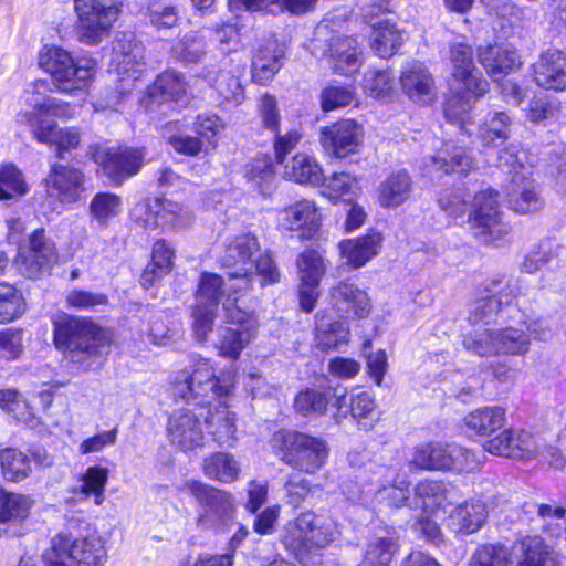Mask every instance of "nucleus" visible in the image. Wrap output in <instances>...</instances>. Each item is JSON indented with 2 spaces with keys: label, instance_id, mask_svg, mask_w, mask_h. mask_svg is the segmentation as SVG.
<instances>
[{
  "label": "nucleus",
  "instance_id": "obj_1",
  "mask_svg": "<svg viewBox=\"0 0 566 566\" xmlns=\"http://www.w3.org/2000/svg\"><path fill=\"white\" fill-rule=\"evenodd\" d=\"M232 377H216L208 359H198L191 370H182L176 377L172 395L175 398L187 400L201 408L210 407L218 401L216 410L205 415L208 433L219 446H231L235 440V417L229 411L221 399L230 392Z\"/></svg>",
  "mask_w": 566,
  "mask_h": 566
},
{
  "label": "nucleus",
  "instance_id": "obj_2",
  "mask_svg": "<svg viewBox=\"0 0 566 566\" xmlns=\"http://www.w3.org/2000/svg\"><path fill=\"white\" fill-rule=\"evenodd\" d=\"M54 343L83 370L99 368L109 353V342L95 324L67 315L54 322Z\"/></svg>",
  "mask_w": 566,
  "mask_h": 566
},
{
  "label": "nucleus",
  "instance_id": "obj_3",
  "mask_svg": "<svg viewBox=\"0 0 566 566\" xmlns=\"http://www.w3.org/2000/svg\"><path fill=\"white\" fill-rule=\"evenodd\" d=\"M39 66L49 73L63 93L86 88L96 73L97 62L91 56L77 59L57 45H45L38 56Z\"/></svg>",
  "mask_w": 566,
  "mask_h": 566
},
{
  "label": "nucleus",
  "instance_id": "obj_4",
  "mask_svg": "<svg viewBox=\"0 0 566 566\" xmlns=\"http://www.w3.org/2000/svg\"><path fill=\"white\" fill-rule=\"evenodd\" d=\"M272 447L285 464L307 474L319 471L329 453L327 443L322 438L291 430L274 433Z\"/></svg>",
  "mask_w": 566,
  "mask_h": 566
},
{
  "label": "nucleus",
  "instance_id": "obj_5",
  "mask_svg": "<svg viewBox=\"0 0 566 566\" xmlns=\"http://www.w3.org/2000/svg\"><path fill=\"white\" fill-rule=\"evenodd\" d=\"M238 284L235 280H229L228 275L226 281L216 273L203 272L201 274L192 311L193 331L199 340H206L212 331L219 303L223 296H226L224 302L230 297L232 304L239 305L237 296L239 292L229 289L230 285Z\"/></svg>",
  "mask_w": 566,
  "mask_h": 566
},
{
  "label": "nucleus",
  "instance_id": "obj_6",
  "mask_svg": "<svg viewBox=\"0 0 566 566\" xmlns=\"http://www.w3.org/2000/svg\"><path fill=\"white\" fill-rule=\"evenodd\" d=\"M185 490L198 503L196 524L200 530L223 531L235 518L234 499L231 493L200 481H188Z\"/></svg>",
  "mask_w": 566,
  "mask_h": 566
},
{
  "label": "nucleus",
  "instance_id": "obj_7",
  "mask_svg": "<svg viewBox=\"0 0 566 566\" xmlns=\"http://www.w3.org/2000/svg\"><path fill=\"white\" fill-rule=\"evenodd\" d=\"M112 65L116 67L119 78L115 93L107 95L105 106L116 108L137 87L145 72L144 46L127 35L116 39L113 43Z\"/></svg>",
  "mask_w": 566,
  "mask_h": 566
},
{
  "label": "nucleus",
  "instance_id": "obj_8",
  "mask_svg": "<svg viewBox=\"0 0 566 566\" xmlns=\"http://www.w3.org/2000/svg\"><path fill=\"white\" fill-rule=\"evenodd\" d=\"M78 41L97 45L106 39L123 10L122 0H74Z\"/></svg>",
  "mask_w": 566,
  "mask_h": 566
},
{
  "label": "nucleus",
  "instance_id": "obj_9",
  "mask_svg": "<svg viewBox=\"0 0 566 566\" xmlns=\"http://www.w3.org/2000/svg\"><path fill=\"white\" fill-rule=\"evenodd\" d=\"M396 470L379 463H369L364 471L357 474V479L366 483L364 488L355 483L346 485V496L353 502L368 503L375 497L379 501L388 500L391 506L400 507L408 499V491L402 486L395 485Z\"/></svg>",
  "mask_w": 566,
  "mask_h": 566
},
{
  "label": "nucleus",
  "instance_id": "obj_10",
  "mask_svg": "<svg viewBox=\"0 0 566 566\" xmlns=\"http://www.w3.org/2000/svg\"><path fill=\"white\" fill-rule=\"evenodd\" d=\"M337 534V525L332 517L307 511L286 524L283 543L294 552L324 548L335 541Z\"/></svg>",
  "mask_w": 566,
  "mask_h": 566
},
{
  "label": "nucleus",
  "instance_id": "obj_11",
  "mask_svg": "<svg viewBox=\"0 0 566 566\" xmlns=\"http://www.w3.org/2000/svg\"><path fill=\"white\" fill-rule=\"evenodd\" d=\"M463 346L469 352L482 357L491 355L523 356L530 350L531 340L524 329L507 326L500 329H474L464 336Z\"/></svg>",
  "mask_w": 566,
  "mask_h": 566
},
{
  "label": "nucleus",
  "instance_id": "obj_12",
  "mask_svg": "<svg viewBox=\"0 0 566 566\" xmlns=\"http://www.w3.org/2000/svg\"><path fill=\"white\" fill-rule=\"evenodd\" d=\"M516 282H504L502 277H493L483 285L481 296L475 301L471 310L469 322L474 329L483 331L482 326L495 323L507 313L511 318L512 303L517 298Z\"/></svg>",
  "mask_w": 566,
  "mask_h": 566
},
{
  "label": "nucleus",
  "instance_id": "obj_13",
  "mask_svg": "<svg viewBox=\"0 0 566 566\" xmlns=\"http://www.w3.org/2000/svg\"><path fill=\"white\" fill-rule=\"evenodd\" d=\"M259 251L260 243L252 233L228 238L220 263L227 270L229 280H235L239 283L230 285V290L245 292L252 287L253 259Z\"/></svg>",
  "mask_w": 566,
  "mask_h": 566
},
{
  "label": "nucleus",
  "instance_id": "obj_14",
  "mask_svg": "<svg viewBox=\"0 0 566 566\" xmlns=\"http://www.w3.org/2000/svg\"><path fill=\"white\" fill-rule=\"evenodd\" d=\"M224 319L235 327H221L218 332V349L221 356L238 359L243 348L256 336L259 321L254 312L244 311L232 304L229 297L223 302Z\"/></svg>",
  "mask_w": 566,
  "mask_h": 566
},
{
  "label": "nucleus",
  "instance_id": "obj_15",
  "mask_svg": "<svg viewBox=\"0 0 566 566\" xmlns=\"http://www.w3.org/2000/svg\"><path fill=\"white\" fill-rule=\"evenodd\" d=\"M413 463L426 470L471 472L479 468V457L457 443H428L416 449Z\"/></svg>",
  "mask_w": 566,
  "mask_h": 566
},
{
  "label": "nucleus",
  "instance_id": "obj_16",
  "mask_svg": "<svg viewBox=\"0 0 566 566\" xmlns=\"http://www.w3.org/2000/svg\"><path fill=\"white\" fill-rule=\"evenodd\" d=\"M497 196V191L485 189L478 192L472 202L469 221L475 238L484 244L502 239L511 230L499 210Z\"/></svg>",
  "mask_w": 566,
  "mask_h": 566
},
{
  "label": "nucleus",
  "instance_id": "obj_17",
  "mask_svg": "<svg viewBox=\"0 0 566 566\" xmlns=\"http://www.w3.org/2000/svg\"><path fill=\"white\" fill-rule=\"evenodd\" d=\"M57 259L54 242L45 235L43 229H38L29 237L28 244L19 248L15 265L22 275L39 279L51 272Z\"/></svg>",
  "mask_w": 566,
  "mask_h": 566
},
{
  "label": "nucleus",
  "instance_id": "obj_18",
  "mask_svg": "<svg viewBox=\"0 0 566 566\" xmlns=\"http://www.w3.org/2000/svg\"><path fill=\"white\" fill-rule=\"evenodd\" d=\"M20 120L31 127L39 143L54 146L60 159H64L65 153L76 149L81 143V132L76 127L57 128L54 120L42 118L36 113L20 114Z\"/></svg>",
  "mask_w": 566,
  "mask_h": 566
},
{
  "label": "nucleus",
  "instance_id": "obj_19",
  "mask_svg": "<svg viewBox=\"0 0 566 566\" xmlns=\"http://www.w3.org/2000/svg\"><path fill=\"white\" fill-rule=\"evenodd\" d=\"M52 548L60 556H66L73 566H104L106 549L98 537L71 538L57 534L52 538Z\"/></svg>",
  "mask_w": 566,
  "mask_h": 566
},
{
  "label": "nucleus",
  "instance_id": "obj_20",
  "mask_svg": "<svg viewBox=\"0 0 566 566\" xmlns=\"http://www.w3.org/2000/svg\"><path fill=\"white\" fill-rule=\"evenodd\" d=\"M205 413L188 408L175 411L167 422V437L170 443L181 451H192L203 446L202 430Z\"/></svg>",
  "mask_w": 566,
  "mask_h": 566
},
{
  "label": "nucleus",
  "instance_id": "obj_21",
  "mask_svg": "<svg viewBox=\"0 0 566 566\" xmlns=\"http://www.w3.org/2000/svg\"><path fill=\"white\" fill-rule=\"evenodd\" d=\"M44 182L48 196L64 205L78 201L85 191L83 171L63 164L51 165Z\"/></svg>",
  "mask_w": 566,
  "mask_h": 566
},
{
  "label": "nucleus",
  "instance_id": "obj_22",
  "mask_svg": "<svg viewBox=\"0 0 566 566\" xmlns=\"http://www.w3.org/2000/svg\"><path fill=\"white\" fill-rule=\"evenodd\" d=\"M144 148L134 147L108 148L94 154L95 163L116 184L136 175L144 165Z\"/></svg>",
  "mask_w": 566,
  "mask_h": 566
},
{
  "label": "nucleus",
  "instance_id": "obj_23",
  "mask_svg": "<svg viewBox=\"0 0 566 566\" xmlns=\"http://www.w3.org/2000/svg\"><path fill=\"white\" fill-rule=\"evenodd\" d=\"M364 136L363 127L353 119H343L321 129V144L336 158H345L357 151Z\"/></svg>",
  "mask_w": 566,
  "mask_h": 566
},
{
  "label": "nucleus",
  "instance_id": "obj_24",
  "mask_svg": "<svg viewBox=\"0 0 566 566\" xmlns=\"http://www.w3.org/2000/svg\"><path fill=\"white\" fill-rule=\"evenodd\" d=\"M333 407L337 409L334 418L340 422L349 412L358 426L364 430H369L378 420L376 403L373 396L367 391H352L349 395L339 392V389L333 390Z\"/></svg>",
  "mask_w": 566,
  "mask_h": 566
},
{
  "label": "nucleus",
  "instance_id": "obj_25",
  "mask_svg": "<svg viewBox=\"0 0 566 566\" xmlns=\"http://www.w3.org/2000/svg\"><path fill=\"white\" fill-rule=\"evenodd\" d=\"M329 302L335 313L345 319L365 318L371 310L366 291L349 281H342L329 290Z\"/></svg>",
  "mask_w": 566,
  "mask_h": 566
},
{
  "label": "nucleus",
  "instance_id": "obj_26",
  "mask_svg": "<svg viewBox=\"0 0 566 566\" xmlns=\"http://www.w3.org/2000/svg\"><path fill=\"white\" fill-rule=\"evenodd\" d=\"M505 191L507 206L516 213H537L545 206L539 187L530 177V172H516L512 176Z\"/></svg>",
  "mask_w": 566,
  "mask_h": 566
},
{
  "label": "nucleus",
  "instance_id": "obj_27",
  "mask_svg": "<svg viewBox=\"0 0 566 566\" xmlns=\"http://www.w3.org/2000/svg\"><path fill=\"white\" fill-rule=\"evenodd\" d=\"M450 61L454 82L478 95H483L488 91V82L476 75L473 50L469 44H452L450 48Z\"/></svg>",
  "mask_w": 566,
  "mask_h": 566
},
{
  "label": "nucleus",
  "instance_id": "obj_28",
  "mask_svg": "<svg viewBox=\"0 0 566 566\" xmlns=\"http://www.w3.org/2000/svg\"><path fill=\"white\" fill-rule=\"evenodd\" d=\"M277 224L286 231H302L301 237L312 238L321 224V213L315 203L301 200L279 211Z\"/></svg>",
  "mask_w": 566,
  "mask_h": 566
},
{
  "label": "nucleus",
  "instance_id": "obj_29",
  "mask_svg": "<svg viewBox=\"0 0 566 566\" xmlns=\"http://www.w3.org/2000/svg\"><path fill=\"white\" fill-rule=\"evenodd\" d=\"M536 84L545 90H566V55L556 49H548L533 64Z\"/></svg>",
  "mask_w": 566,
  "mask_h": 566
},
{
  "label": "nucleus",
  "instance_id": "obj_30",
  "mask_svg": "<svg viewBox=\"0 0 566 566\" xmlns=\"http://www.w3.org/2000/svg\"><path fill=\"white\" fill-rule=\"evenodd\" d=\"M327 60L336 74L349 76L358 72L363 59L357 40L343 35L333 36L328 43Z\"/></svg>",
  "mask_w": 566,
  "mask_h": 566
},
{
  "label": "nucleus",
  "instance_id": "obj_31",
  "mask_svg": "<svg viewBox=\"0 0 566 566\" xmlns=\"http://www.w3.org/2000/svg\"><path fill=\"white\" fill-rule=\"evenodd\" d=\"M474 167L473 158L461 146L446 143L444 147L436 156L424 161L423 175L442 171L444 175H464Z\"/></svg>",
  "mask_w": 566,
  "mask_h": 566
},
{
  "label": "nucleus",
  "instance_id": "obj_32",
  "mask_svg": "<svg viewBox=\"0 0 566 566\" xmlns=\"http://www.w3.org/2000/svg\"><path fill=\"white\" fill-rule=\"evenodd\" d=\"M400 84L403 93L416 103L427 104L434 96L432 75L420 62H411L403 67Z\"/></svg>",
  "mask_w": 566,
  "mask_h": 566
},
{
  "label": "nucleus",
  "instance_id": "obj_33",
  "mask_svg": "<svg viewBox=\"0 0 566 566\" xmlns=\"http://www.w3.org/2000/svg\"><path fill=\"white\" fill-rule=\"evenodd\" d=\"M458 491L451 484L442 481L426 480L415 489V505L423 512L434 513L446 510L457 500Z\"/></svg>",
  "mask_w": 566,
  "mask_h": 566
},
{
  "label": "nucleus",
  "instance_id": "obj_34",
  "mask_svg": "<svg viewBox=\"0 0 566 566\" xmlns=\"http://www.w3.org/2000/svg\"><path fill=\"white\" fill-rule=\"evenodd\" d=\"M478 60L485 69L486 73L495 81H497V77L504 76L518 69L522 64L514 49L500 44L480 46L478 50Z\"/></svg>",
  "mask_w": 566,
  "mask_h": 566
},
{
  "label": "nucleus",
  "instance_id": "obj_35",
  "mask_svg": "<svg viewBox=\"0 0 566 566\" xmlns=\"http://www.w3.org/2000/svg\"><path fill=\"white\" fill-rule=\"evenodd\" d=\"M283 49L276 40L268 39L252 59V78L259 84L269 83L282 67Z\"/></svg>",
  "mask_w": 566,
  "mask_h": 566
},
{
  "label": "nucleus",
  "instance_id": "obj_36",
  "mask_svg": "<svg viewBox=\"0 0 566 566\" xmlns=\"http://www.w3.org/2000/svg\"><path fill=\"white\" fill-rule=\"evenodd\" d=\"M486 517L485 504L480 500H470L450 512L448 527L458 534H472L483 526Z\"/></svg>",
  "mask_w": 566,
  "mask_h": 566
},
{
  "label": "nucleus",
  "instance_id": "obj_37",
  "mask_svg": "<svg viewBox=\"0 0 566 566\" xmlns=\"http://www.w3.org/2000/svg\"><path fill=\"white\" fill-rule=\"evenodd\" d=\"M513 118L503 111L488 113L479 126L478 139L483 147L496 148L507 142L512 135Z\"/></svg>",
  "mask_w": 566,
  "mask_h": 566
},
{
  "label": "nucleus",
  "instance_id": "obj_38",
  "mask_svg": "<svg viewBox=\"0 0 566 566\" xmlns=\"http://www.w3.org/2000/svg\"><path fill=\"white\" fill-rule=\"evenodd\" d=\"M512 552L522 557L516 566H557L553 551L541 536H524L513 545Z\"/></svg>",
  "mask_w": 566,
  "mask_h": 566
},
{
  "label": "nucleus",
  "instance_id": "obj_39",
  "mask_svg": "<svg viewBox=\"0 0 566 566\" xmlns=\"http://www.w3.org/2000/svg\"><path fill=\"white\" fill-rule=\"evenodd\" d=\"M381 240L380 233L371 232L357 239L342 241L339 251L348 264L356 269L361 268L377 255Z\"/></svg>",
  "mask_w": 566,
  "mask_h": 566
},
{
  "label": "nucleus",
  "instance_id": "obj_40",
  "mask_svg": "<svg viewBox=\"0 0 566 566\" xmlns=\"http://www.w3.org/2000/svg\"><path fill=\"white\" fill-rule=\"evenodd\" d=\"M452 95L447 99L444 105V116L451 124L458 125L463 134L471 135L468 126L470 123L469 112L473 107L476 98L481 95L469 92L462 85L453 87Z\"/></svg>",
  "mask_w": 566,
  "mask_h": 566
},
{
  "label": "nucleus",
  "instance_id": "obj_41",
  "mask_svg": "<svg viewBox=\"0 0 566 566\" xmlns=\"http://www.w3.org/2000/svg\"><path fill=\"white\" fill-rule=\"evenodd\" d=\"M284 178L301 185L319 186L324 174L317 160L305 153H298L285 164Z\"/></svg>",
  "mask_w": 566,
  "mask_h": 566
},
{
  "label": "nucleus",
  "instance_id": "obj_42",
  "mask_svg": "<svg viewBox=\"0 0 566 566\" xmlns=\"http://www.w3.org/2000/svg\"><path fill=\"white\" fill-rule=\"evenodd\" d=\"M412 191V181L406 170L389 175L378 187V201L384 208H396L407 201Z\"/></svg>",
  "mask_w": 566,
  "mask_h": 566
},
{
  "label": "nucleus",
  "instance_id": "obj_43",
  "mask_svg": "<svg viewBox=\"0 0 566 566\" xmlns=\"http://www.w3.org/2000/svg\"><path fill=\"white\" fill-rule=\"evenodd\" d=\"M370 46L374 52L385 59L394 55L405 41L403 33L388 19L371 23Z\"/></svg>",
  "mask_w": 566,
  "mask_h": 566
},
{
  "label": "nucleus",
  "instance_id": "obj_44",
  "mask_svg": "<svg viewBox=\"0 0 566 566\" xmlns=\"http://www.w3.org/2000/svg\"><path fill=\"white\" fill-rule=\"evenodd\" d=\"M316 347L327 352L338 349L339 346L347 344L349 337L348 326L339 321H333L325 314H316Z\"/></svg>",
  "mask_w": 566,
  "mask_h": 566
},
{
  "label": "nucleus",
  "instance_id": "obj_45",
  "mask_svg": "<svg viewBox=\"0 0 566 566\" xmlns=\"http://www.w3.org/2000/svg\"><path fill=\"white\" fill-rule=\"evenodd\" d=\"M31 86L32 97L29 104L33 107V111L30 113H36L42 118H44L43 115H52L60 118H71L74 115V107L71 104L42 94L48 86L45 80H36Z\"/></svg>",
  "mask_w": 566,
  "mask_h": 566
},
{
  "label": "nucleus",
  "instance_id": "obj_46",
  "mask_svg": "<svg viewBox=\"0 0 566 566\" xmlns=\"http://www.w3.org/2000/svg\"><path fill=\"white\" fill-rule=\"evenodd\" d=\"M175 250L165 240H158L153 247L151 263L144 270L140 284L148 289L157 280L168 274L174 265Z\"/></svg>",
  "mask_w": 566,
  "mask_h": 566
},
{
  "label": "nucleus",
  "instance_id": "obj_47",
  "mask_svg": "<svg viewBox=\"0 0 566 566\" xmlns=\"http://www.w3.org/2000/svg\"><path fill=\"white\" fill-rule=\"evenodd\" d=\"M187 94V83L184 76L176 71H166L157 76L149 87V96L158 103L168 101L179 102Z\"/></svg>",
  "mask_w": 566,
  "mask_h": 566
},
{
  "label": "nucleus",
  "instance_id": "obj_48",
  "mask_svg": "<svg viewBox=\"0 0 566 566\" xmlns=\"http://www.w3.org/2000/svg\"><path fill=\"white\" fill-rule=\"evenodd\" d=\"M468 430L479 436H490L505 422V410L501 407L479 408L463 418Z\"/></svg>",
  "mask_w": 566,
  "mask_h": 566
},
{
  "label": "nucleus",
  "instance_id": "obj_49",
  "mask_svg": "<svg viewBox=\"0 0 566 566\" xmlns=\"http://www.w3.org/2000/svg\"><path fill=\"white\" fill-rule=\"evenodd\" d=\"M205 475L221 483L235 481L241 472L234 455L226 452H216L203 461Z\"/></svg>",
  "mask_w": 566,
  "mask_h": 566
},
{
  "label": "nucleus",
  "instance_id": "obj_50",
  "mask_svg": "<svg viewBox=\"0 0 566 566\" xmlns=\"http://www.w3.org/2000/svg\"><path fill=\"white\" fill-rule=\"evenodd\" d=\"M333 402L334 397L332 389L318 390L306 388L296 395L294 409L304 417L321 416L325 413L328 405L333 407Z\"/></svg>",
  "mask_w": 566,
  "mask_h": 566
},
{
  "label": "nucleus",
  "instance_id": "obj_51",
  "mask_svg": "<svg viewBox=\"0 0 566 566\" xmlns=\"http://www.w3.org/2000/svg\"><path fill=\"white\" fill-rule=\"evenodd\" d=\"M510 441H520V443H524V451H530L528 448L532 447V434L524 430L507 429L502 431L495 438L485 441L483 449L489 453L500 457L522 455L523 453H521V448L510 449Z\"/></svg>",
  "mask_w": 566,
  "mask_h": 566
},
{
  "label": "nucleus",
  "instance_id": "obj_52",
  "mask_svg": "<svg viewBox=\"0 0 566 566\" xmlns=\"http://www.w3.org/2000/svg\"><path fill=\"white\" fill-rule=\"evenodd\" d=\"M156 219L158 227H171L176 229L190 224L192 216L190 211L177 202L164 198H154Z\"/></svg>",
  "mask_w": 566,
  "mask_h": 566
},
{
  "label": "nucleus",
  "instance_id": "obj_53",
  "mask_svg": "<svg viewBox=\"0 0 566 566\" xmlns=\"http://www.w3.org/2000/svg\"><path fill=\"white\" fill-rule=\"evenodd\" d=\"M0 465L3 478L11 482L27 479L32 471L30 458L13 448H7L0 452Z\"/></svg>",
  "mask_w": 566,
  "mask_h": 566
},
{
  "label": "nucleus",
  "instance_id": "obj_54",
  "mask_svg": "<svg viewBox=\"0 0 566 566\" xmlns=\"http://www.w3.org/2000/svg\"><path fill=\"white\" fill-rule=\"evenodd\" d=\"M319 186L323 187L322 193L333 201L343 199L352 202L358 191L357 180L346 172H335L328 178L324 177Z\"/></svg>",
  "mask_w": 566,
  "mask_h": 566
},
{
  "label": "nucleus",
  "instance_id": "obj_55",
  "mask_svg": "<svg viewBox=\"0 0 566 566\" xmlns=\"http://www.w3.org/2000/svg\"><path fill=\"white\" fill-rule=\"evenodd\" d=\"M108 469L101 465H92L81 476L80 493L85 497L94 496L96 505L103 504L105 500V486L108 481Z\"/></svg>",
  "mask_w": 566,
  "mask_h": 566
},
{
  "label": "nucleus",
  "instance_id": "obj_56",
  "mask_svg": "<svg viewBox=\"0 0 566 566\" xmlns=\"http://www.w3.org/2000/svg\"><path fill=\"white\" fill-rule=\"evenodd\" d=\"M32 505L33 501L29 496L8 493L0 488V522L27 518Z\"/></svg>",
  "mask_w": 566,
  "mask_h": 566
},
{
  "label": "nucleus",
  "instance_id": "obj_57",
  "mask_svg": "<svg viewBox=\"0 0 566 566\" xmlns=\"http://www.w3.org/2000/svg\"><path fill=\"white\" fill-rule=\"evenodd\" d=\"M150 25L157 30L171 29L177 25L180 12L177 6L168 0H153L145 13Z\"/></svg>",
  "mask_w": 566,
  "mask_h": 566
},
{
  "label": "nucleus",
  "instance_id": "obj_58",
  "mask_svg": "<svg viewBox=\"0 0 566 566\" xmlns=\"http://www.w3.org/2000/svg\"><path fill=\"white\" fill-rule=\"evenodd\" d=\"M120 207V197L111 192H99L90 203V213L99 227L106 228L109 220L118 216Z\"/></svg>",
  "mask_w": 566,
  "mask_h": 566
},
{
  "label": "nucleus",
  "instance_id": "obj_59",
  "mask_svg": "<svg viewBox=\"0 0 566 566\" xmlns=\"http://www.w3.org/2000/svg\"><path fill=\"white\" fill-rule=\"evenodd\" d=\"M206 42L197 32L186 33L172 48L174 59L185 63H197L206 54Z\"/></svg>",
  "mask_w": 566,
  "mask_h": 566
},
{
  "label": "nucleus",
  "instance_id": "obj_60",
  "mask_svg": "<svg viewBox=\"0 0 566 566\" xmlns=\"http://www.w3.org/2000/svg\"><path fill=\"white\" fill-rule=\"evenodd\" d=\"M397 549V541L392 535L377 536L367 547L364 566H389Z\"/></svg>",
  "mask_w": 566,
  "mask_h": 566
},
{
  "label": "nucleus",
  "instance_id": "obj_61",
  "mask_svg": "<svg viewBox=\"0 0 566 566\" xmlns=\"http://www.w3.org/2000/svg\"><path fill=\"white\" fill-rule=\"evenodd\" d=\"M560 249H563V247L553 239L541 241L539 244L525 256L522 263V271L530 274L536 272L544 264L548 263L553 255L558 256Z\"/></svg>",
  "mask_w": 566,
  "mask_h": 566
},
{
  "label": "nucleus",
  "instance_id": "obj_62",
  "mask_svg": "<svg viewBox=\"0 0 566 566\" xmlns=\"http://www.w3.org/2000/svg\"><path fill=\"white\" fill-rule=\"evenodd\" d=\"M209 83L224 101L235 105L242 103L244 90L237 75L221 70L213 78H209Z\"/></svg>",
  "mask_w": 566,
  "mask_h": 566
},
{
  "label": "nucleus",
  "instance_id": "obj_63",
  "mask_svg": "<svg viewBox=\"0 0 566 566\" xmlns=\"http://www.w3.org/2000/svg\"><path fill=\"white\" fill-rule=\"evenodd\" d=\"M28 192L22 172L13 165L0 167V200H8Z\"/></svg>",
  "mask_w": 566,
  "mask_h": 566
},
{
  "label": "nucleus",
  "instance_id": "obj_64",
  "mask_svg": "<svg viewBox=\"0 0 566 566\" xmlns=\"http://www.w3.org/2000/svg\"><path fill=\"white\" fill-rule=\"evenodd\" d=\"M510 553L503 545L486 544L476 548L471 557V566H509Z\"/></svg>",
  "mask_w": 566,
  "mask_h": 566
}]
</instances>
